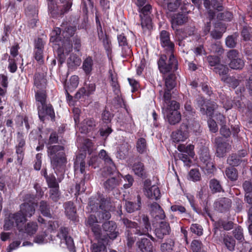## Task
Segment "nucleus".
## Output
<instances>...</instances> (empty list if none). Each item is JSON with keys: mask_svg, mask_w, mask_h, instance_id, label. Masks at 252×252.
I'll list each match as a JSON object with an SVG mask.
<instances>
[{"mask_svg": "<svg viewBox=\"0 0 252 252\" xmlns=\"http://www.w3.org/2000/svg\"><path fill=\"white\" fill-rule=\"evenodd\" d=\"M215 28V29L211 32V35L214 39H220L222 36L223 32L225 31L226 27L221 23H218L216 24Z\"/></svg>", "mask_w": 252, "mask_h": 252, "instance_id": "29", "label": "nucleus"}, {"mask_svg": "<svg viewBox=\"0 0 252 252\" xmlns=\"http://www.w3.org/2000/svg\"><path fill=\"white\" fill-rule=\"evenodd\" d=\"M92 146L93 143L91 140L86 139L84 140L83 145L81 148L84 151H87L89 154H91L92 151Z\"/></svg>", "mask_w": 252, "mask_h": 252, "instance_id": "63", "label": "nucleus"}, {"mask_svg": "<svg viewBox=\"0 0 252 252\" xmlns=\"http://www.w3.org/2000/svg\"><path fill=\"white\" fill-rule=\"evenodd\" d=\"M174 246V241L172 239H169L160 246L162 252H172Z\"/></svg>", "mask_w": 252, "mask_h": 252, "instance_id": "42", "label": "nucleus"}, {"mask_svg": "<svg viewBox=\"0 0 252 252\" xmlns=\"http://www.w3.org/2000/svg\"><path fill=\"white\" fill-rule=\"evenodd\" d=\"M101 136L107 137L112 131L111 126L109 124H104L99 129Z\"/></svg>", "mask_w": 252, "mask_h": 252, "instance_id": "56", "label": "nucleus"}, {"mask_svg": "<svg viewBox=\"0 0 252 252\" xmlns=\"http://www.w3.org/2000/svg\"><path fill=\"white\" fill-rule=\"evenodd\" d=\"M95 126L96 123L93 119H86L81 123L79 129L81 133H86L93 129Z\"/></svg>", "mask_w": 252, "mask_h": 252, "instance_id": "27", "label": "nucleus"}, {"mask_svg": "<svg viewBox=\"0 0 252 252\" xmlns=\"http://www.w3.org/2000/svg\"><path fill=\"white\" fill-rule=\"evenodd\" d=\"M122 220L126 227L127 245L128 247H131L136 240V237L134 235H146L152 241H156L155 238L148 233L151 230V225L149 218L147 216L143 215L141 216L139 220V225L136 222L126 218L123 219Z\"/></svg>", "mask_w": 252, "mask_h": 252, "instance_id": "3", "label": "nucleus"}, {"mask_svg": "<svg viewBox=\"0 0 252 252\" xmlns=\"http://www.w3.org/2000/svg\"><path fill=\"white\" fill-rule=\"evenodd\" d=\"M35 206L33 202L24 203L21 205L19 212L5 215L3 226L4 230H9L16 226L19 231H22V226L27 221L26 217H31L34 214Z\"/></svg>", "mask_w": 252, "mask_h": 252, "instance_id": "4", "label": "nucleus"}, {"mask_svg": "<svg viewBox=\"0 0 252 252\" xmlns=\"http://www.w3.org/2000/svg\"><path fill=\"white\" fill-rule=\"evenodd\" d=\"M190 231L198 236H200L203 234V228L202 226L198 224H192L190 227Z\"/></svg>", "mask_w": 252, "mask_h": 252, "instance_id": "59", "label": "nucleus"}, {"mask_svg": "<svg viewBox=\"0 0 252 252\" xmlns=\"http://www.w3.org/2000/svg\"><path fill=\"white\" fill-rule=\"evenodd\" d=\"M232 18V14L228 11H225L222 13H219L217 15V19L219 20L230 21Z\"/></svg>", "mask_w": 252, "mask_h": 252, "instance_id": "58", "label": "nucleus"}, {"mask_svg": "<svg viewBox=\"0 0 252 252\" xmlns=\"http://www.w3.org/2000/svg\"><path fill=\"white\" fill-rule=\"evenodd\" d=\"M46 79L43 74L35 73L34 77V85L35 90H42L45 88Z\"/></svg>", "mask_w": 252, "mask_h": 252, "instance_id": "24", "label": "nucleus"}, {"mask_svg": "<svg viewBox=\"0 0 252 252\" xmlns=\"http://www.w3.org/2000/svg\"><path fill=\"white\" fill-rule=\"evenodd\" d=\"M238 36L237 34L228 36L225 39V44L227 47L232 48L236 46L237 39Z\"/></svg>", "mask_w": 252, "mask_h": 252, "instance_id": "46", "label": "nucleus"}, {"mask_svg": "<svg viewBox=\"0 0 252 252\" xmlns=\"http://www.w3.org/2000/svg\"><path fill=\"white\" fill-rule=\"evenodd\" d=\"M102 227L103 230L107 232V235L110 239H114L118 235L119 232L117 230V225L114 221L105 222L103 224Z\"/></svg>", "mask_w": 252, "mask_h": 252, "instance_id": "16", "label": "nucleus"}, {"mask_svg": "<svg viewBox=\"0 0 252 252\" xmlns=\"http://www.w3.org/2000/svg\"><path fill=\"white\" fill-rule=\"evenodd\" d=\"M181 3L180 0H168L167 9L170 11H174L179 7Z\"/></svg>", "mask_w": 252, "mask_h": 252, "instance_id": "51", "label": "nucleus"}, {"mask_svg": "<svg viewBox=\"0 0 252 252\" xmlns=\"http://www.w3.org/2000/svg\"><path fill=\"white\" fill-rule=\"evenodd\" d=\"M95 90V85L94 83H89L87 85V90L84 88L81 89L76 94L77 97L79 95V97L81 94H86V95H89L93 94Z\"/></svg>", "mask_w": 252, "mask_h": 252, "instance_id": "41", "label": "nucleus"}, {"mask_svg": "<svg viewBox=\"0 0 252 252\" xmlns=\"http://www.w3.org/2000/svg\"><path fill=\"white\" fill-rule=\"evenodd\" d=\"M93 66L94 61L92 58L88 57L84 60L82 68L87 75H90L93 70Z\"/></svg>", "mask_w": 252, "mask_h": 252, "instance_id": "31", "label": "nucleus"}, {"mask_svg": "<svg viewBox=\"0 0 252 252\" xmlns=\"http://www.w3.org/2000/svg\"><path fill=\"white\" fill-rule=\"evenodd\" d=\"M224 243L229 250H234L235 245V241L233 237L229 236H225L224 238Z\"/></svg>", "mask_w": 252, "mask_h": 252, "instance_id": "52", "label": "nucleus"}, {"mask_svg": "<svg viewBox=\"0 0 252 252\" xmlns=\"http://www.w3.org/2000/svg\"><path fill=\"white\" fill-rule=\"evenodd\" d=\"M63 30L62 39L60 35L61 29L56 28L51 33L50 41L54 44V48L57 49L59 62L62 64L64 62L66 56L72 50V45L70 37L75 33L76 28L74 27H67Z\"/></svg>", "mask_w": 252, "mask_h": 252, "instance_id": "1", "label": "nucleus"}, {"mask_svg": "<svg viewBox=\"0 0 252 252\" xmlns=\"http://www.w3.org/2000/svg\"><path fill=\"white\" fill-rule=\"evenodd\" d=\"M188 21V16L186 14L178 13L174 14L171 19L172 27L177 30V26L182 25Z\"/></svg>", "mask_w": 252, "mask_h": 252, "instance_id": "23", "label": "nucleus"}, {"mask_svg": "<svg viewBox=\"0 0 252 252\" xmlns=\"http://www.w3.org/2000/svg\"><path fill=\"white\" fill-rule=\"evenodd\" d=\"M210 188L213 192H220L222 190V187L220 182L216 179L210 180Z\"/></svg>", "mask_w": 252, "mask_h": 252, "instance_id": "49", "label": "nucleus"}, {"mask_svg": "<svg viewBox=\"0 0 252 252\" xmlns=\"http://www.w3.org/2000/svg\"><path fill=\"white\" fill-rule=\"evenodd\" d=\"M179 104L175 101H172L170 105L165 104L162 107V113L166 120L171 125H175L180 122L181 115L178 111Z\"/></svg>", "mask_w": 252, "mask_h": 252, "instance_id": "7", "label": "nucleus"}, {"mask_svg": "<svg viewBox=\"0 0 252 252\" xmlns=\"http://www.w3.org/2000/svg\"><path fill=\"white\" fill-rule=\"evenodd\" d=\"M111 84L112 87L113 88L114 92L118 95V101L119 105L121 107H123V106H125L123 99L122 98L119 97V94L120 93V90H119V85L118 83V81H116V82L114 81L113 82H111Z\"/></svg>", "mask_w": 252, "mask_h": 252, "instance_id": "53", "label": "nucleus"}, {"mask_svg": "<svg viewBox=\"0 0 252 252\" xmlns=\"http://www.w3.org/2000/svg\"><path fill=\"white\" fill-rule=\"evenodd\" d=\"M239 52L235 49L230 50L227 52V57L230 61L229 67L233 69H242L245 65L244 61L239 57Z\"/></svg>", "mask_w": 252, "mask_h": 252, "instance_id": "11", "label": "nucleus"}, {"mask_svg": "<svg viewBox=\"0 0 252 252\" xmlns=\"http://www.w3.org/2000/svg\"><path fill=\"white\" fill-rule=\"evenodd\" d=\"M48 155L57 175L62 176L64 172L66 159L63 147L60 145L47 146Z\"/></svg>", "mask_w": 252, "mask_h": 252, "instance_id": "6", "label": "nucleus"}, {"mask_svg": "<svg viewBox=\"0 0 252 252\" xmlns=\"http://www.w3.org/2000/svg\"><path fill=\"white\" fill-rule=\"evenodd\" d=\"M221 80L226 83L230 87L236 88L240 84V81L235 77L227 76L226 77L221 78Z\"/></svg>", "mask_w": 252, "mask_h": 252, "instance_id": "38", "label": "nucleus"}, {"mask_svg": "<svg viewBox=\"0 0 252 252\" xmlns=\"http://www.w3.org/2000/svg\"><path fill=\"white\" fill-rule=\"evenodd\" d=\"M120 184L118 179L112 177L107 180L103 184L104 188L108 191H110L115 189Z\"/></svg>", "mask_w": 252, "mask_h": 252, "instance_id": "35", "label": "nucleus"}, {"mask_svg": "<svg viewBox=\"0 0 252 252\" xmlns=\"http://www.w3.org/2000/svg\"><path fill=\"white\" fill-rule=\"evenodd\" d=\"M202 247V243L197 240H193L190 244V249L193 252H200Z\"/></svg>", "mask_w": 252, "mask_h": 252, "instance_id": "57", "label": "nucleus"}, {"mask_svg": "<svg viewBox=\"0 0 252 252\" xmlns=\"http://www.w3.org/2000/svg\"><path fill=\"white\" fill-rule=\"evenodd\" d=\"M151 215L157 220H164L165 215L161 207L156 202L151 205Z\"/></svg>", "mask_w": 252, "mask_h": 252, "instance_id": "21", "label": "nucleus"}, {"mask_svg": "<svg viewBox=\"0 0 252 252\" xmlns=\"http://www.w3.org/2000/svg\"><path fill=\"white\" fill-rule=\"evenodd\" d=\"M233 227L231 222H227L223 220H219L215 224V235H216L218 230L223 228L224 230H229Z\"/></svg>", "mask_w": 252, "mask_h": 252, "instance_id": "32", "label": "nucleus"}, {"mask_svg": "<svg viewBox=\"0 0 252 252\" xmlns=\"http://www.w3.org/2000/svg\"><path fill=\"white\" fill-rule=\"evenodd\" d=\"M65 213L69 219L73 220L75 218L76 210L73 202L68 201L64 204Z\"/></svg>", "mask_w": 252, "mask_h": 252, "instance_id": "30", "label": "nucleus"}, {"mask_svg": "<svg viewBox=\"0 0 252 252\" xmlns=\"http://www.w3.org/2000/svg\"><path fill=\"white\" fill-rule=\"evenodd\" d=\"M68 230L67 228L61 227L57 237L60 240L61 246L65 247L70 251H74V244L72 238L68 235Z\"/></svg>", "mask_w": 252, "mask_h": 252, "instance_id": "10", "label": "nucleus"}, {"mask_svg": "<svg viewBox=\"0 0 252 252\" xmlns=\"http://www.w3.org/2000/svg\"><path fill=\"white\" fill-rule=\"evenodd\" d=\"M200 158L202 163L201 168L208 174L213 173L215 167L211 161L209 152L207 150L202 152Z\"/></svg>", "mask_w": 252, "mask_h": 252, "instance_id": "14", "label": "nucleus"}, {"mask_svg": "<svg viewBox=\"0 0 252 252\" xmlns=\"http://www.w3.org/2000/svg\"><path fill=\"white\" fill-rule=\"evenodd\" d=\"M40 210L41 214L47 217H51L50 209L46 201H42L40 203Z\"/></svg>", "mask_w": 252, "mask_h": 252, "instance_id": "50", "label": "nucleus"}, {"mask_svg": "<svg viewBox=\"0 0 252 252\" xmlns=\"http://www.w3.org/2000/svg\"><path fill=\"white\" fill-rule=\"evenodd\" d=\"M37 227V224L36 222H29L25 227L24 232L29 235H32L36 232Z\"/></svg>", "mask_w": 252, "mask_h": 252, "instance_id": "44", "label": "nucleus"}, {"mask_svg": "<svg viewBox=\"0 0 252 252\" xmlns=\"http://www.w3.org/2000/svg\"><path fill=\"white\" fill-rule=\"evenodd\" d=\"M145 194L149 198L158 200L160 196V192L158 188L156 186L145 188Z\"/></svg>", "mask_w": 252, "mask_h": 252, "instance_id": "26", "label": "nucleus"}, {"mask_svg": "<svg viewBox=\"0 0 252 252\" xmlns=\"http://www.w3.org/2000/svg\"><path fill=\"white\" fill-rule=\"evenodd\" d=\"M89 206L92 212H96L98 217V219H97L95 215H91L89 216L87 220V224L90 226L96 224L101 220H108L110 219V212L114 209V207L110 200L104 198H101L99 205L97 203L95 204L94 201L91 198Z\"/></svg>", "mask_w": 252, "mask_h": 252, "instance_id": "5", "label": "nucleus"}, {"mask_svg": "<svg viewBox=\"0 0 252 252\" xmlns=\"http://www.w3.org/2000/svg\"><path fill=\"white\" fill-rule=\"evenodd\" d=\"M98 37L99 40L102 42L103 46L107 53L110 52L111 50V43L109 36L105 32L98 35Z\"/></svg>", "mask_w": 252, "mask_h": 252, "instance_id": "34", "label": "nucleus"}, {"mask_svg": "<svg viewBox=\"0 0 252 252\" xmlns=\"http://www.w3.org/2000/svg\"><path fill=\"white\" fill-rule=\"evenodd\" d=\"M46 234L45 233L37 235L34 239V242L41 245L48 242V240L46 238Z\"/></svg>", "mask_w": 252, "mask_h": 252, "instance_id": "64", "label": "nucleus"}, {"mask_svg": "<svg viewBox=\"0 0 252 252\" xmlns=\"http://www.w3.org/2000/svg\"><path fill=\"white\" fill-rule=\"evenodd\" d=\"M189 137V132L187 126L182 125L180 129L173 132L172 138L174 142H180L185 141Z\"/></svg>", "mask_w": 252, "mask_h": 252, "instance_id": "15", "label": "nucleus"}, {"mask_svg": "<svg viewBox=\"0 0 252 252\" xmlns=\"http://www.w3.org/2000/svg\"><path fill=\"white\" fill-rule=\"evenodd\" d=\"M220 101L223 104V107L228 110L231 109L233 106V102L229 98V96H226L225 94L220 93L219 94Z\"/></svg>", "mask_w": 252, "mask_h": 252, "instance_id": "39", "label": "nucleus"}, {"mask_svg": "<svg viewBox=\"0 0 252 252\" xmlns=\"http://www.w3.org/2000/svg\"><path fill=\"white\" fill-rule=\"evenodd\" d=\"M141 20V27L144 31L150 30L152 28V20L150 16H142L140 15Z\"/></svg>", "mask_w": 252, "mask_h": 252, "instance_id": "43", "label": "nucleus"}, {"mask_svg": "<svg viewBox=\"0 0 252 252\" xmlns=\"http://www.w3.org/2000/svg\"><path fill=\"white\" fill-rule=\"evenodd\" d=\"M38 116L41 121H44L46 115L49 116L51 118L54 117V112L52 106L50 104L44 106H40L38 109Z\"/></svg>", "mask_w": 252, "mask_h": 252, "instance_id": "17", "label": "nucleus"}, {"mask_svg": "<svg viewBox=\"0 0 252 252\" xmlns=\"http://www.w3.org/2000/svg\"><path fill=\"white\" fill-rule=\"evenodd\" d=\"M189 177L194 182L199 181L201 178L200 174L197 169H191L189 172Z\"/></svg>", "mask_w": 252, "mask_h": 252, "instance_id": "60", "label": "nucleus"}, {"mask_svg": "<svg viewBox=\"0 0 252 252\" xmlns=\"http://www.w3.org/2000/svg\"><path fill=\"white\" fill-rule=\"evenodd\" d=\"M136 245L141 252H154L153 245L147 238H141L137 241Z\"/></svg>", "mask_w": 252, "mask_h": 252, "instance_id": "18", "label": "nucleus"}, {"mask_svg": "<svg viewBox=\"0 0 252 252\" xmlns=\"http://www.w3.org/2000/svg\"><path fill=\"white\" fill-rule=\"evenodd\" d=\"M215 71L220 75L221 78L223 77H226L227 76V74L228 72L229 69L226 65L218 64L215 67Z\"/></svg>", "mask_w": 252, "mask_h": 252, "instance_id": "47", "label": "nucleus"}, {"mask_svg": "<svg viewBox=\"0 0 252 252\" xmlns=\"http://www.w3.org/2000/svg\"><path fill=\"white\" fill-rule=\"evenodd\" d=\"M137 149L141 154H143L146 151L147 144L145 139L141 138L139 139L137 142Z\"/></svg>", "mask_w": 252, "mask_h": 252, "instance_id": "55", "label": "nucleus"}, {"mask_svg": "<svg viewBox=\"0 0 252 252\" xmlns=\"http://www.w3.org/2000/svg\"><path fill=\"white\" fill-rule=\"evenodd\" d=\"M141 198L139 196H137V202H132L130 201H127L125 204V208L126 211L131 213L135 211L139 210L141 208Z\"/></svg>", "mask_w": 252, "mask_h": 252, "instance_id": "28", "label": "nucleus"}, {"mask_svg": "<svg viewBox=\"0 0 252 252\" xmlns=\"http://www.w3.org/2000/svg\"><path fill=\"white\" fill-rule=\"evenodd\" d=\"M159 40L161 46L166 53L169 55L167 63L165 61L167 58L166 55H162L158 61L160 71L166 73L171 71L176 70L178 68V62L173 55L175 45L170 40V33L166 31H162L160 33Z\"/></svg>", "mask_w": 252, "mask_h": 252, "instance_id": "2", "label": "nucleus"}, {"mask_svg": "<svg viewBox=\"0 0 252 252\" xmlns=\"http://www.w3.org/2000/svg\"><path fill=\"white\" fill-rule=\"evenodd\" d=\"M231 206V200L227 198H222L215 203L216 209L220 212H223Z\"/></svg>", "mask_w": 252, "mask_h": 252, "instance_id": "25", "label": "nucleus"}, {"mask_svg": "<svg viewBox=\"0 0 252 252\" xmlns=\"http://www.w3.org/2000/svg\"><path fill=\"white\" fill-rule=\"evenodd\" d=\"M204 6L207 10L209 18L210 20L213 19L216 16V12L214 10L221 11L223 9L221 0H204Z\"/></svg>", "mask_w": 252, "mask_h": 252, "instance_id": "12", "label": "nucleus"}, {"mask_svg": "<svg viewBox=\"0 0 252 252\" xmlns=\"http://www.w3.org/2000/svg\"><path fill=\"white\" fill-rule=\"evenodd\" d=\"M211 51L217 53L220 55L222 54L223 49L222 47L221 43L220 41H216L212 44L210 49Z\"/></svg>", "mask_w": 252, "mask_h": 252, "instance_id": "54", "label": "nucleus"}, {"mask_svg": "<svg viewBox=\"0 0 252 252\" xmlns=\"http://www.w3.org/2000/svg\"><path fill=\"white\" fill-rule=\"evenodd\" d=\"M131 168L134 173L139 177H142L145 174L144 164L139 161H135Z\"/></svg>", "mask_w": 252, "mask_h": 252, "instance_id": "33", "label": "nucleus"}, {"mask_svg": "<svg viewBox=\"0 0 252 252\" xmlns=\"http://www.w3.org/2000/svg\"><path fill=\"white\" fill-rule=\"evenodd\" d=\"M197 102L198 106L200 107L201 113L209 117L212 116L214 110L218 106L214 102L206 103L202 98H199Z\"/></svg>", "mask_w": 252, "mask_h": 252, "instance_id": "13", "label": "nucleus"}, {"mask_svg": "<svg viewBox=\"0 0 252 252\" xmlns=\"http://www.w3.org/2000/svg\"><path fill=\"white\" fill-rule=\"evenodd\" d=\"M194 146L191 144L187 146L180 144L178 146L177 149L180 153L177 154V157L184 162L185 166L189 167L191 164V158L194 155Z\"/></svg>", "mask_w": 252, "mask_h": 252, "instance_id": "8", "label": "nucleus"}, {"mask_svg": "<svg viewBox=\"0 0 252 252\" xmlns=\"http://www.w3.org/2000/svg\"><path fill=\"white\" fill-rule=\"evenodd\" d=\"M220 138L216 139L215 141L217 145L216 154L219 157H223L230 150L231 146L227 142H220Z\"/></svg>", "mask_w": 252, "mask_h": 252, "instance_id": "20", "label": "nucleus"}, {"mask_svg": "<svg viewBox=\"0 0 252 252\" xmlns=\"http://www.w3.org/2000/svg\"><path fill=\"white\" fill-rule=\"evenodd\" d=\"M176 76L174 74H170L165 79L166 89L168 90H172L176 85Z\"/></svg>", "mask_w": 252, "mask_h": 252, "instance_id": "40", "label": "nucleus"}, {"mask_svg": "<svg viewBox=\"0 0 252 252\" xmlns=\"http://www.w3.org/2000/svg\"><path fill=\"white\" fill-rule=\"evenodd\" d=\"M170 231V227L168 222L162 221L160 223L159 227L155 230V234L159 239H163L164 236L168 235Z\"/></svg>", "mask_w": 252, "mask_h": 252, "instance_id": "19", "label": "nucleus"}, {"mask_svg": "<svg viewBox=\"0 0 252 252\" xmlns=\"http://www.w3.org/2000/svg\"><path fill=\"white\" fill-rule=\"evenodd\" d=\"M225 173L226 177L231 181H235L237 179L238 174L237 170L233 167L226 168Z\"/></svg>", "mask_w": 252, "mask_h": 252, "instance_id": "48", "label": "nucleus"}, {"mask_svg": "<svg viewBox=\"0 0 252 252\" xmlns=\"http://www.w3.org/2000/svg\"><path fill=\"white\" fill-rule=\"evenodd\" d=\"M79 84V77L76 75L72 76L70 79L69 82L67 86V90L69 91H72L76 89Z\"/></svg>", "mask_w": 252, "mask_h": 252, "instance_id": "45", "label": "nucleus"}, {"mask_svg": "<svg viewBox=\"0 0 252 252\" xmlns=\"http://www.w3.org/2000/svg\"><path fill=\"white\" fill-rule=\"evenodd\" d=\"M35 98L37 102L38 107L40 106H44L46 104V95L44 90H35Z\"/></svg>", "mask_w": 252, "mask_h": 252, "instance_id": "37", "label": "nucleus"}, {"mask_svg": "<svg viewBox=\"0 0 252 252\" xmlns=\"http://www.w3.org/2000/svg\"><path fill=\"white\" fill-rule=\"evenodd\" d=\"M85 155L81 154L76 156V160L74 162V171L75 174L80 172L83 174L85 172V162L84 159Z\"/></svg>", "mask_w": 252, "mask_h": 252, "instance_id": "22", "label": "nucleus"}, {"mask_svg": "<svg viewBox=\"0 0 252 252\" xmlns=\"http://www.w3.org/2000/svg\"><path fill=\"white\" fill-rule=\"evenodd\" d=\"M81 63V59L74 54H70V57L67 61L68 66L71 68H73L79 66Z\"/></svg>", "mask_w": 252, "mask_h": 252, "instance_id": "36", "label": "nucleus"}, {"mask_svg": "<svg viewBox=\"0 0 252 252\" xmlns=\"http://www.w3.org/2000/svg\"><path fill=\"white\" fill-rule=\"evenodd\" d=\"M48 1L49 11L53 16L57 15H63L69 10L72 6L71 0H60L61 3L65 4L62 8L59 7L54 0H47Z\"/></svg>", "mask_w": 252, "mask_h": 252, "instance_id": "9", "label": "nucleus"}, {"mask_svg": "<svg viewBox=\"0 0 252 252\" xmlns=\"http://www.w3.org/2000/svg\"><path fill=\"white\" fill-rule=\"evenodd\" d=\"M46 181L48 186L51 189L59 187L58 184L56 182V177L54 176H50L46 177Z\"/></svg>", "mask_w": 252, "mask_h": 252, "instance_id": "62", "label": "nucleus"}, {"mask_svg": "<svg viewBox=\"0 0 252 252\" xmlns=\"http://www.w3.org/2000/svg\"><path fill=\"white\" fill-rule=\"evenodd\" d=\"M227 163L233 166H238L240 163L239 157L236 155H232L230 156L227 160Z\"/></svg>", "mask_w": 252, "mask_h": 252, "instance_id": "61", "label": "nucleus"}]
</instances>
